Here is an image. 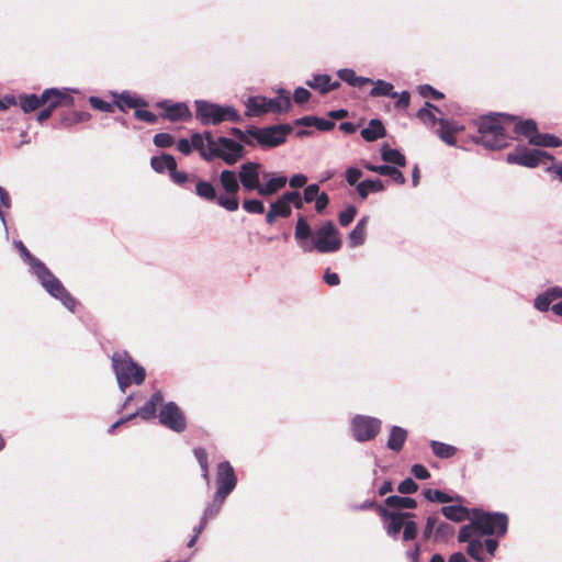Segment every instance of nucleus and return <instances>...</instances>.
Returning a JSON list of instances; mask_svg holds the SVG:
<instances>
[{"instance_id":"1","label":"nucleus","mask_w":562,"mask_h":562,"mask_svg":"<svg viewBox=\"0 0 562 562\" xmlns=\"http://www.w3.org/2000/svg\"><path fill=\"white\" fill-rule=\"evenodd\" d=\"M294 238L303 252L316 250L321 254H330L341 247L339 231L331 221L324 222L313 234L312 226L300 215L295 224Z\"/></svg>"},{"instance_id":"2","label":"nucleus","mask_w":562,"mask_h":562,"mask_svg":"<svg viewBox=\"0 0 562 562\" xmlns=\"http://www.w3.org/2000/svg\"><path fill=\"white\" fill-rule=\"evenodd\" d=\"M193 145L205 161L220 158L232 166L244 156V146L240 143L224 136L214 138L210 132L193 133Z\"/></svg>"},{"instance_id":"3","label":"nucleus","mask_w":562,"mask_h":562,"mask_svg":"<svg viewBox=\"0 0 562 562\" xmlns=\"http://www.w3.org/2000/svg\"><path fill=\"white\" fill-rule=\"evenodd\" d=\"M22 259L30 266L31 272L37 278L41 285L54 299L70 312L75 311L76 301L64 288L63 283L47 269V267L37 258L33 257L21 240L14 243Z\"/></svg>"},{"instance_id":"4","label":"nucleus","mask_w":562,"mask_h":562,"mask_svg":"<svg viewBox=\"0 0 562 562\" xmlns=\"http://www.w3.org/2000/svg\"><path fill=\"white\" fill-rule=\"evenodd\" d=\"M516 121L515 116L496 113L482 116L477 120L480 138L476 140L488 149H502L507 145V125Z\"/></svg>"},{"instance_id":"5","label":"nucleus","mask_w":562,"mask_h":562,"mask_svg":"<svg viewBox=\"0 0 562 562\" xmlns=\"http://www.w3.org/2000/svg\"><path fill=\"white\" fill-rule=\"evenodd\" d=\"M112 367L119 387L123 393L132 383L139 385L145 380V369L135 363L126 351H117L113 353Z\"/></svg>"},{"instance_id":"6","label":"nucleus","mask_w":562,"mask_h":562,"mask_svg":"<svg viewBox=\"0 0 562 562\" xmlns=\"http://www.w3.org/2000/svg\"><path fill=\"white\" fill-rule=\"evenodd\" d=\"M508 519L502 513H484L474 510L471 517V522L464 527H473L474 533L479 536H504L507 530Z\"/></svg>"},{"instance_id":"7","label":"nucleus","mask_w":562,"mask_h":562,"mask_svg":"<svg viewBox=\"0 0 562 562\" xmlns=\"http://www.w3.org/2000/svg\"><path fill=\"white\" fill-rule=\"evenodd\" d=\"M246 114L248 116H258L265 113H281L289 110L291 105L290 92L281 90L279 95L272 99L256 95L249 97L245 101Z\"/></svg>"},{"instance_id":"8","label":"nucleus","mask_w":562,"mask_h":562,"mask_svg":"<svg viewBox=\"0 0 562 562\" xmlns=\"http://www.w3.org/2000/svg\"><path fill=\"white\" fill-rule=\"evenodd\" d=\"M196 119L204 125H217L224 121L238 122L240 116L237 110L231 105H220L204 100L194 102Z\"/></svg>"},{"instance_id":"9","label":"nucleus","mask_w":562,"mask_h":562,"mask_svg":"<svg viewBox=\"0 0 562 562\" xmlns=\"http://www.w3.org/2000/svg\"><path fill=\"white\" fill-rule=\"evenodd\" d=\"M218 180L226 194L218 195L217 204L226 211H237L239 207L237 193L240 189L238 176L233 170L225 169L220 173Z\"/></svg>"},{"instance_id":"10","label":"nucleus","mask_w":562,"mask_h":562,"mask_svg":"<svg viewBox=\"0 0 562 562\" xmlns=\"http://www.w3.org/2000/svg\"><path fill=\"white\" fill-rule=\"evenodd\" d=\"M543 159L553 160V156L540 149H528L526 146H517L506 157L508 164L528 168H536Z\"/></svg>"},{"instance_id":"11","label":"nucleus","mask_w":562,"mask_h":562,"mask_svg":"<svg viewBox=\"0 0 562 562\" xmlns=\"http://www.w3.org/2000/svg\"><path fill=\"white\" fill-rule=\"evenodd\" d=\"M381 425L379 418L357 415L351 420L352 436L359 442L370 441L379 434Z\"/></svg>"},{"instance_id":"12","label":"nucleus","mask_w":562,"mask_h":562,"mask_svg":"<svg viewBox=\"0 0 562 562\" xmlns=\"http://www.w3.org/2000/svg\"><path fill=\"white\" fill-rule=\"evenodd\" d=\"M290 132L288 126H270L250 132L251 136L262 146L276 147L285 142Z\"/></svg>"},{"instance_id":"13","label":"nucleus","mask_w":562,"mask_h":562,"mask_svg":"<svg viewBox=\"0 0 562 562\" xmlns=\"http://www.w3.org/2000/svg\"><path fill=\"white\" fill-rule=\"evenodd\" d=\"M159 422L176 432L183 431L187 426L184 415L173 402H168L162 406L159 413Z\"/></svg>"},{"instance_id":"14","label":"nucleus","mask_w":562,"mask_h":562,"mask_svg":"<svg viewBox=\"0 0 562 562\" xmlns=\"http://www.w3.org/2000/svg\"><path fill=\"white\" fill-rule=\"evenodd\" d=\"M460 542H467V553L477 562H484V544L481 540V536L474 533L473 527H462L458 535Z\"/></svg>"},{"instance_id":"15","label":"nucleus","mask_w":562,"mask_h":562,"mask_svg":"<svg viewBox=\"0 0 562 562\" xmlns=\"http://www.w3.org/2000/svg\"><path fill=\"white\" fill-rule=\"evenodd\" d=\"M260 169L261 166L252 161L245 162L239 167L238 178L240 181V186L244 188V190L257 191V193L259 194V190L261 187Z\"/></svg>"},{"instance_id":"16","label":"nucleus","mask_w":562,"mask_h":562,"mask_svg":"<svg viewBox=\"0 0 562 562\" xmlns=\"http://www.w3.org/2000/svg\"><path fill=\"white\" fill-rule=\"evenodd\" d=\"M237 479L229 462L224 461L217 465L216 494L227 497L235 488Z\"/></svg>"},{"instance_id":"17","label":"nucleus","mask_w":562,"mask_h":562,"mask_svg":"<svg viewBox=\"0 0 562 562\" xmlns=\"http://www.w3.org/2000/svg\"><path fill=\"white\" fill-rule=\"evenodd\" d=\"M162 402V394L161 392H156L151 395V397L135 413L128 415L125 418H121L116 420L109 429V432L112 434L116 427L124 424L127 420H131L132 418L136 416H140L143 419L147 420L150 418H154L156 415L157 406L161 404Z\"/></svg>"},{"instance_id":"18","label":"nucleus","mask_w":562,"mask_h":562,"mask_svg":"<svg viewBox=\"0 0 562 562\" xmlns=\"http://www.w3.org/2000/svg\"><path fill=\"white\" fill-rule=\"evenodd\" d=\"M165 112L162 116L170 122H186L192 116V113L184 102L172 103L169 100H164L157 103Z\"/></svg>"},{"instance_id":"19","label":"nucleus","mask_w":562,"mask_h":562,"mask_svg":"<svg viewBox=\"0 0 562 562\" xmlns=\"http://www.w3.org/2000/svg\"><path fill=\"white\" fill-rule=\"evenodd\" d=\"M378 512L386 522L387 535L394 538L398 536L405 520L413 517L412 513H392L382 506H378Z\"/></svg>"},{"instance_id":"20","label":"nucleus","mask_w":562,"mask_h":562,"mask_svg":"<svg viewBox=\"0 0 562 562\" xmlns=\"http://www.w3.org/2000/svg\"><path fill=\"white\" fill-rule=\"evenodd\" d=\"M72 89L64 88H49L43 91L44 103H47L50 109H56L59 105H72L74 99L69 95Z\"/></svg>"},{"instance_id":"21","label":"nucleus","mask_w":562,"mask_h":562,"mask_svg":"<svg viewBox=\"0 0 562 562\" xmlns=\"http://www.w3.org/2000/svg\"><path fill=\"white\" fill-rule=\"evenodd\" d=\"M262 178L266 179V182L261 184L259 190V195L261 196H270L276 194L278 191L283 189L288 182L286 177L281 175H271L265 172Z\"/></svg>"},{"instance_id":"22","label":"nucleus","mask_w":562,"mask_h":562,"mask_svg":"<svg viewBox=\"0 0 562 562\" xmlns=\"http://www.w3.org/2000/svg\"><path fill=\"white\" fill-rule=\"evenodd\" d=\"M439 124L440 128L438 131V135L440 139L449 146H454V135L462 130V126L445 119L443 116L439 119Z\"/></svg>"},{"instance_id":"23","label":"nucleus","mask_w":562,"mask_h":562,"mask_svg":"<svg viewBox=\"0 0 562 562\" xmlns=\"http://www.w3.org/2000/svg\"><path fill=\"white\" fill-rule=\"evenodd\" d=\"M558 299H562V288H550L535 299V308L540 312H547L550 308L552 302Z\"/></svg>"},{"instance_id":"24","label":"nucleus","mask_w":562,"mask_h":562,"mask_svg":"<svg viewBox=\"0 0 562 562\" xmlns=\"http://www.w3.org/2000/svg\"><path fill=\"white\" fill-rule=\"evenodd\" d=\"M306 85L312 89L318 90L323 94L330 90H335L340 86L338 81H331V78L328 75H314L312 79L306 81Z\"/></svg>"},{"instance_id":"25","label":"nucleus","mask_w":562,"mask_h":562,"mask_svg":"<svg viewBox=\"0 0 562 562\" xmlns=\"http://www.w3.org/2000/svg\"><path fill=\"white\" fill-rule=\"evenodd\" d=\"M385 133L386 131L383 123L378 119H373L369 122L367 127L362 128L361 136L367 142H374L384 137Z\"/></svg>"},{"instance_id":"26","label":"nucleus","mask_w":562,"mask_h":562,"mask_svg":"<svg viewBox=\"0 0 562 562\" xmlns=\"http://www.w3.org/2000/svg\"><path fill=\"white\" fill-rule=\"evenodd\" d=\"M114 97L116 98L115 104L121 110H124V108L137 110V108H139V106L147 105V103L142 98H139L136 94H133L128 91H123L120 94H114Z\"/></svg>"},{"instance_id":"27","label":"nucleus","mask_w":562,"mask_h":562,"mask_svg":"<svg viewBox=\"0 0 562 562\" xmlns=\"http://www.w3.org/2000/svg\"><path fill=\"white\" fill-rule=\"evenodd\" d=\"M384 184L380 179H367L360 181L356 186L357 193L362 198L367 199L370 193H378L384 191Z\"/></svg>"},{"instance_id":"28","label":"nucleus","mask_w":562,"mask_h":562,"mask_svg":"<svg viewBox=\"0 0 562 562\" xmlns=\"http://www.w3.org/2000/svg\"><path fill=\"white\" fill-rule=\"evenodd\" d=\"M406 437L407 431L404 428L393 426L386 442L387 448L396 452L400 451L403 448Z\"/></svg>"},{"instance_id":"29","label":"nucleus","mask_w":562,"mask_h":562,"mask_svg":"<svg viewBox=\"0 0 562 562\" xmlns=\"http://www.w3.org/2000/svg\"><path fill=\"white\" fill-rule=\"evenodd\" d=\"M151 168L159 173H162L165 170H172L177 167V161L173 156L168 154H162L161 156H154L150 159Z\"/></svg>"},{"instance_id":"30","label":"nucleus","mask_w":562,"mask_h":562,"mask_svg":"<svg viewBox=\"0 0 562 562\" xmlns=\"http://www.w3.org/2000/svg\"><path fill=\"white\" fill-rule=\"evenodd\" d=\"M381 158L383 161L393 164L397 167H405L406 165L405 156L397 149L390 148L386 144L381 146Z\"/></svg>"},{"instance_id":"31","label":"nucleus","mask_w":562,"mask_h":562,"mask_svg":"<svg viewBox=\"0 0 562 562\" xmlns=\"http://www.w3.org/2000/svg\"><path fill=\"white\" fill-rule=\"evenodd\" d=\"M337 76L351 87H362L372 82L370 78L357 76L352 69L342 68L337 71Z\"/></svg>"},{"instance_id":"32","label":"nucleus","mask_w":562,"mask_h":562,"mask_svg":"<svg viewBox=\"0 0 562 562\" xmlns=\"http://www.w3.org/2000/svg\"><path fill=\"white\" fill-rule=\"evenodd\" d=\"M195 194L206 201H216L217 202V192L215 187L205 180H199L195 183Z\"/></svg>"},{"instance_id":"33","label":"nucleus","mask_w":562,"mask_h":562,"mask_svg":"<svg viewBox=\"0 0 562 562\" xmlns=\"http://www.w3.org/2000/svg\"><path fill=\"white\" fill-rule=\"evenodd\" d=\"M371 83L373 85V88L370 91L371 97H397V92L393 91L394 87L391 82L379 79L376 81L372 80Z\"/></svg>"},{"instance_id":"34","label":"nucleus","mask_w":562,"mask_h":562,"mask_svg":"<svg viewBox=\"0 0 562 562\" xmlns=\"http://www.w3.org/2000/svg\"><path fill=\"white\" fill-rule=\"evenodd\" d=\"M442 515L453 521H463L469 517L468 509L461 505H449L441 508Z\"/></svg>"},{"instance_id":"35","label":"nucleus","mask_w":562,"mask_h":562,"mask_svg":"<svg viewBox=\"0 0 562 562\" xmlns=\"http://www.w3.org/2000/svg\"><path fill=\"white\" fill-rule=\"evenodd\" d=\"M530 144L540 147H560L562 140L551 134H540L537 132L536 135L530 137Z\"/></svg>"},{"instance_id":"36","label":"nucleus","mask_w":562,"mask_h":562,"mask_svg":"<svg viewBox=\"0 0 562 562\" xmlns=\"http://www.w3.org/2000/svg\"><path fill=\"white\" fill-rule=\"evenodd\" d=\"M430 447L434 454L440 459H449L457 453V448L454 446L441 441L431 440Z\"/></svg>"},{"instance_id":"37","label":"nucleus","mask_w":562,"mask_h":562,"mask_svg":"<svg viewBox=\"0 0 562 562\" xmlns=\"http://www.w3.org/2000/svg\"><path fill=\"white\" fill-rule=\"evenodd\" d=\"M436 113H440V110L437 106L432 105L431 103L426 102L425 108L420 109L417 112V117L423 123L434 126L437 121L439 122V119H437Z\"/></svg>"},{"instance_id":"38","label":"nucleus","mask_w":562,"mask_h":562,"mask_svg":"<svg viewBox=\"0 0 562 562\" xmlns=\"http://www.w3.org/2000/svg\"><path fill=\"white\" fill-rule=\"evenodd\" d=\"M43 104H45L43 93L40 97L36 94H27L20 97V106L25 113L32 112Z\"/></svg>"},{"instance_id":"39","label":"nucleus","mask_w":562,"mask_h":562,"mask_svg":"<svg viewBox=\"0 0 562 562\" xmlns=\"http://www.w3.org/2000/svg\"><path fill=\"white\" fill-rule=\"evenodd\" d=\"M514 131L518 135H524L530 142V137L537 134V124L533 120L518 121L515 123Z\"/></svg>"},{"instance_id":"40","label":"nucleus","mask_w":562,"mask_h":562,"mask_svg":"<svg viewBox=\"0 0 562 562\" xmlns=\"http://www.w3.org/2000/svg\"><path fill=\"white\" fill-rule=\"evenodd\" d=\"M385 504L389 507L402 509V508H415L416 501L411 497H402L397 495H391L386 497Z\"/></svg>"},{"instance_id":"41","label":"nucleus","mask_w":562,"mask_h":562,"mask_svg":"<svg viewBox=\"0 0 562 562\" xmlns=\"http://www.w3.org/2000/svg\"><path fill=\"white\" fill-rule=\"evenodd\" d=\"M379 175L392 178L396 183L404 184L405 177L396 167L390 165H379Z\"/></svg>"},{"instance_id":"42","label":"nucleus","mask_w":562,"mask_h":562,"mask_svg":"<svg viewBox=\"0 0 562 562\" xmlns=\"http://www.w3.org/2000/svg\"><path fill=\"white\" fill-rule=\"evenodd\" d=\"M423 495L425 496L426 499L430 502H437L442 504L452 502L454 499V497L440 490L427 488L424 490Z\"/></svg>"},{"instance_id":"43","label":"nucleus","mask_w":562,"mask_h":562,"mask_svg":"<svg viewBox=\"0 0 562 562\" xmlns=\"http://www.w3.org/2000/svg\"><path fill=\"white\" fill-rule=\"evenodd\" d=\"M225 498L226 497L220 496L218 494L215 493L213 502L205 508L202 517L205 518L206 520L215 517L220 513V509H221Z\"/></svg>"},{"instance_id":"44","label":"nucleus","mask_w":562,"mask_h":562,"mask_svg":"<svg viewBox=\"0 0 562 562\" xmlns=\"http://www.w3.org/2000/svg\"><path fill=\"white\" fill-rule=\"evenodd\" d=\"M270 209L279 216V217H288L291 215V206L283 200L282 195L279 196L274 202L270 204Z\"/></svg>"},{"instance_id":"45","label":"nucleus","mask_w":562,"mask_h":562,"mask_svg":"<svg viewBox=\"0 0 562 562\" xmlns=\"http://www.w3.org/2000/svg\"><path fill=\"white\" fill-rule=\"evenodd\" d=\"M437 527V532H445L447 529H449V525L445 524V522H440L439 524V520L437 517H428L427 518V522H426V527H425V530H424V536L425 537H430L432 535V531H434V528Z\"/></svg>"},{"instance_id":"46","label":"nucleus","mask_w":562,"mask_h":562,"mask_svg":"<svg viewBox=\"0 0 562 562\" xmlns=\"http://www.w3.org/2000/svg\"><path fill=\"white\" fill-rule=\"evenodd\" d=\"M243 209L250 214H262L265 212L263 202L257 199L244 200Z\"/></svg>"},{"instance_id":"47","label":"nucleus","mask_w":562,"mask_h":562,"mask_svg":"<svg viewBox=\"0 0 562 562\" xmlns=\"http://www.w3.org/2000/svg\"><path fill=\"white\" fill-rule=\"evenodd\" d=\"M11 206V199L8 191L0 186V221L3 227L7 229L5 217L3 210H8Z\"/></svg>"},{"instance_id":"48","label":"nucleus","mask_w":562,"mask_h":562,"mask_svg":"<svg viewBox=\"0 0 562 562\" xmlns=\"http://www.w3.org/2000/svg\"><path fill=\"white\" fill-rule=\"evenodd\" d=\"M194 456L202 469L203 477L209 482L207 453L203 448H195Z\"/></svg>"},{"instance_id":"49","label":"nucleus","mask_w":562,"mask_h":562,"mask_svg":"<svg viewBox=\"0 0 562 562\" xmlns=\"http://www.w3.org/2000/svg\"><path fill=\"white\" fill-rule=\"evenodd\" d=\"M357 209L353 205L347 206L342 212L339 213V224L341 226H348L355 218Z\"/></svg>"},{"instance_id":"50","label":"nucleus","mask_w":562,"mask_h":562,"mask_svg":"<svg viewBox=\"0 0 562 562\" xmlns=\"http://www.w3.org/2000/svg\"><path fill=\"white\" fill-rule=\"evenodd\" d=\"M175 138L169 133H158L154 136V144L160 148H168L172 146Z\"/></svg>"},{"instance_id":"51","label":"nucleus","mask_w":562,"mask_h":562,"mask_svg":"<svg viewBox=\"0 0 562 562\" xmlns=\"http://www.w3.org/2000/svg\"><path fill=\"white\" fill-rule=\"evenodd\" d=\"M283 200L291 206L294 205L295 209H302L304 200L301 198L299 191H290L282 194Z\"/></svg>"},{"instance_id":"52","label":"nucleus","mask_w":562,"mask_h":562,"mask_svg":"<svg viewBox=\"0 0 562 562\" xmlns=\"http://www.w3.org/2000/svg\"><path fill=\"white\" fill-rule=\"evenodd\" d=\"M361 177L362 171L359 168L349 167L345 171V179L349 186H357Z\"/></svg>"},{"instance_id":"53","label":"nucleus","mask_w":562,"mask_h":562,"mask_svg":"<svg viewBox=\"0 0 562 562\" xmlns=\"http://www.w3.org/2000/svg\"><path fill=\"white\" fill-rule=\"evenodd\" d=\"M349 246L357 247L364 243L366 240V232L353 227L348 236Z\"/></svg>"},{"instance_id":"54","label":"nucleus","mask_w":562,"mask_h":562,"mask_svg":"<svg viewBox=\"0 0 562 562\" xmlns=\"http://www.w3.org/2000/svg\"><path fill=\"white\" fill-rule=\"evenodd\" d=\"M418 490V485L416 484V482L411 479V477H407L405 479L404 481H402L397 487V491L402 494H413L415 493L416 491Z\"/></svg>"},{"instance_id":"55","label":"nucleus","mask_w":562,"mask_h":562,"mask_svg":"<svg viewBox=\"0 0 562 562\" xmlns=\"http://www.w3.org/2000/svg\"><path fill=\"white\" fill-rule=\"evenodd\" d=\"M403 540H413L417 535V526L414 521L406 519L404 522Z\"/></svg>"},{"instance_id":"56","label":"nucleus","mask_w":562,"mask_h":562,"mask_svg":"<svg viewBox=\"0 0 562 562\" xmlns=\"http://www.w3.org/2000/svg\"><path fill=\"white\" fill-rule=\"evenodd\" d=\"M317 195H319V186L316 184V183L308 184L304 189L303 200L306 203H311V202H313L317 198Z\"/></svg>"},{"instance_id":"57","label":"nucleus","mask_w":562,"mask_h":562,"mask_svg":"<svg viewBox=\"0 0 562 562\" xmlns=\"http://www.w3.org/2000/svg\"><path fill=\"white\" fill-rule=\"evenodd\" d=\"M90 104L98 110L104 111V112H112L113 105L106 101L101 100L98 97H90L89 99Z\"/></svg>"},{"instance_id":"58","label":"nucleus","mask_w":562,"mask_h":562,"mask_svg":"<svg viewBox=\"0 0 562 562\" xmlns=\"http://www.w3.org/2000/svg\"><path fill=\"white\" fill-rule=\"evenodd\" d=\"M177 148L180 153H182L183 155H189L191 154L192 149L194 147L193 145V135L191 136V140L187 139V138H181L179 139L178 144H177Z\"/></svg>"},{"instance_id":"59","label":"nucleus","mask_w":562,"mask_h":562,"mask_svg":"<svg viewBox=\"0 0 562 562\" xmlns=\"http://www.w3.org/2000/svg\"><path fill=\"white\" fill-rule=\"evenodd\" d=\"M411 471L418 480H427L430 476L429 471L423 464H414Z\"/></svg>"},{"instance_id":"60","label":"nucleus","mask_w":562,"mask_h":562,"mask_svg":"<svg viewBox=\"0 0 562 562\" xmlns=\"http://www.w3.org/2000/svg\"><path fill=\"white\" fill-rule=\"evenodd\" d=\"M419 93L425 98L431 97L436 100L443 98V94L441 92L437 91L436 89L428 85L422 86L419 88Z\"/></svg>"},{"instance_id":"61","label":"nucleus","mask_w":562,"mask_h":562,"mask_svg":"<svg viewBox=\"0 0 562 562\" xmlns=\"http://www.w3.org/2000/svg\"><path fill=\"white\" fill-rule=\"evenodd\" d=\"M135 116L140 121H145L151 124L157 122V115L146 110L137 109L135 111Z\"/></svg>"},{"instance_id":"62","label":"nucleus","mask_w":562,"mask_h":562,"mask_svg":"<svg viewBox=\"0 0 562 562\" xmlns=\"http://www.w3.org/2000/svg\"><path fill=\"white\" fill-rule=\"evenodd\" d=\"M310 97H311V92L307 89L302 88V87L296 88L294 91V95H293L294 101L299 104H302V103L308 101Z\"/></svg>"},{"instance_id":"63","label":"nucleus","mask_w":562,"mask_h":562,"mask_svg":"<svg viewBox=\"0 0 562 562\" xmlns=\"http://www.w3.org/2000/svg\"><path fill=\"white\" fill-rule=\"evenodd\" d=\"M329 198L325 192L319 193L315 199V210L317 213H322L328 205Z\"/></svg>"},{"instance_id":"64","label":"nucleus","mask_w":562,"mask_h":562,"mask_svg":"<svg viewBox=\"0 0 562 562\" xmlns=\"http://www.w3.org/2000/svg\"><path fill=\"white\" fill-rule=\"evenodd\" d=\"M307 182V177L303 173H297L289 179V184L292 188H302Z\"/></svg>"}]
</instances>
